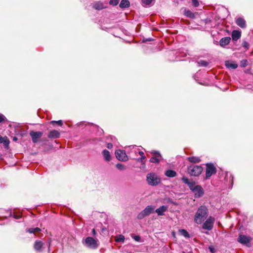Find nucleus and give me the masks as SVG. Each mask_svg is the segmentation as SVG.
<instances>
[{
  "mask_svg": "<svg viewBox=\"0 0 253 253\" xmlns=\"http://www.w3.org/2000/svg\"><path fill=\"white\" fill-rule=\"evenodd\" d=\"M208 215V209L206 206L200 207L194 216V221L198 224H201Z\"/></svg>",
  "mask_w": 253,
  "mask_h": 253,
  "instance_id": "f257e3e1",
  "label": "nucleus"
},
{
  "mask_svg": "<svg viewBox=\"0 0 253 253\" xmlns=\"http://www.w3.org/2000/svg\"><path fill=\"white\" fill-rule=\"evenodd\" d=\"M146 181L148 185L155 186L161 183V179L156 173L150 172L146 175Z\"/></svg>",
  "mask_w": 253,
  "mask_h": 253,
  "instance_id": "f03ea898",
  "label": "nucleus"
},
{
  "mask_svg": "<svg viewBox=\"0 0 253 253\" xmlns=\"http://www.w3.org/2000/svg\"><path fill=\"white\" fill-rule=\"evenodd\" d=\"M83 243L86 247L91 249H95L99 246L98 240L90 237L86 238Z\"/></svg>",
  "mask_w": 253,
  "mask_h": 253,
  "instance_id": "7ed1b4c3",
  "label": "nucleus"
},
{
  "mask_svg": "<svg viewBox=\"0 0 253 253\" xmlns=\"http://www.w3.org/2000/svg\"><path fill=\"white\" fill-rule=\"evenodd\" d=\"M203 169L200 166H191L188 168V171L191 176H197L199 175L202 172Z\"/></svg>",
  "mask_w": 253,
  "mask_h": 253,
  "instance_id": "20e7f679",
  "label": "nucleus"
},
{
  "mask_svg": "<svg viewBox=\"0 0 253 253\" xmlns=\"http://www.w3.org/2000/svg\"><path fill=\"white\" fill-rule=\"evenodd\" d=\"M155 207L152 206H148L145 209L141 211L137 215V218L139 219H143L145 216H147L153 212L155 210Z\"/></svg>",
  "mask_w": 253,
  "mask_h": 253,
  "instance_id": "39448f33",
  "label": "nucleus"
},
{
  "mask_svg": "<svg viewBox=\"0 0 253 253\" xmlns=\"http://www.w3.org/2000/svg\"><path fill=\"white\" fill-rule=\"evenodd\" d=\"M215 219L212 216H209L206 221L203 223L202 228L204 229L211 230L213 227V225Z\"/></svg>",
  "mask_w": 253,
  "mask_h": 253,
  "instance_id": "423d86ee",
  "label": "nucleus"
},
{
  "mask_svg": "<svg viewBox=\"0 0 253 253\" xmlns=\"http://www.w3.org/2000/svg\"><path fill=\"white\" fill-rule=\"evenodd\" d=\"M216 168L212 164L206 165V179H209L213 173L216 172Z\"/></svg>",
  "mask_w": 253,
  "mask_h": 253,
  "instance_id": "0eeeda50",
  "label": "nucleus"
},
{
  "mask_svg": "<svg viewBox=\"0 0 253 253\" xmlns=\"http://www.w3.org/2000/svg\"><path fill=\"white\" fill-rule=\"evenodd\" d=\"M116 158L120 161H126L127 160V157L125 151L121 150H117L115 151Z\"/></svg>",
  "mask_w": 253,
  "mask_h": 253,
  "instance_id": "6e6552de",
  "label": "nucleus"
},
{
  "mask_svg": "<svg viewBox=\"0 0 253 253\" xmlns=\"http://www.w3.org/2000/svg\"><path fill=\"white\" fill-rule=\"evenodd\" d=\"M42 132L41 131H31L30 132V135L32 137V141L35 143L38 142L39 139L42 135Z\"/></svg>",
  "mask_w": 253,
  "mask_h": 253,
  "instance_id": "1a4fd4ad",
  "label": "nucleus"
},
{
  "mask_svg": "<svg viewBox=\"0 0 253 253\" xmlns=\"http://www.w3.org/2000/svg\"><path fill=\"white\" fill-rule=\"evenodd\" d=\"M151 154L156 155V156L152 157L150 159V162L153 163H159L160 161L162 159L160 153L158 151H153L151 152Z\"/></svg>",
  "mask_w": 253,
  "mask_h": 253,
  "instance_id": "9d476101",
  "label": "nucleus"
},
{
  "mask_svg": "<svg viewBox=\"0 0 253 253\" xmlns=\"http://www.w3.org/2000/svg\"><path fill=\"white\" fill-rule=\"evenodd\" d=\"M192 192L194 193L195 198L201 197L204 193V190L200 185H197L196 189Z\"/></svg>",
  "mask_w": 253,
  "mask_h": 253,
  "instance_id": "9b49d317",
  "label": "nucleus"
},
{
  "mask_svg": "<svg viewBox=\"0 0 253 253\" xmlns=\"http://www.w3.org/2000/svg\"><path fill=\"white\" fill-rule=\"evenodd\" d=\"M182 180L184 183L188 185L189 188L192 191H193L194 189H196L197 185H196L195 182L190 181L188 178L185 177H182Z\"/></svg>",
  "mask_w": 253,
  "mask_h": 253,
  "instance_id": "f8f14e48",
  "label": "nucleus"
},
{
  "mask_svg": "<svg viewBox=\"0 0 253 253\" xmlns=\"http://www.w3.org/2000/svg\"><path fill=\"white\" fill-rule=\"evenodd\" d=\"M93 7L96 10H101L107 7V3L96 1L93 3Z\"/></svg>",
  "mask_w": 253,
  "mask_h": 253,
  "instance_id": "ddd939ff",
  "label": "nucleus"
},
{
  "mask_svg": "<svg viewBox=\"0 0 253 253\" xmlns=\"http://www.w3.org/2000/svg\"><path fill=\"white\" fill-rule=\"evenodd\" d=\"M238 241L242 244H246L249 243L251 241V238L246 235H241L239 236Z\"/></svg>",
  "mask_w": 253,
  "mask_h": 253,
  "instance_id": "4468645a",
  "label": "nucleus"
},
{
  "mask_svg": "<svg viewBox=\"0 0 253 253\" xmlns=\"http://www.w3.org/2000/svg\"><path fill=\"white\" fill-rule=\"evenodd\" d=\"M168 206H162L155 210V212L158 215H163L164 213L168 211Z\"/></svg>",
  "mask_w": 253,
  "mask_h": 253,
  "instance_id": "2eb2a0df",
  "label": "nucleus"
},
{
  "mask_svg": "<svg viewBox=\"0 0 253 253\" xmlns=\"http://www.w3.org/2000/svg\"><path fill=\"white\" fill-rule=\"evenodd\" d=\"M230 40L231 39L230 37H226L223 38L220 40L219 44L221 46L224 47L229 43Z\"/></svg>",
  "mask_w": 253,
  "mask_h": 253,
  "instance_id": "dca6fc26",
  "label": "nucleus"
},
{
  "mask_svg": "<svg viewBox=\"0 0 253 253\" xmlns=\"http://www.w3.org/2000/svg\"><path fill=\"white\" fill-rule=\"evenodd\" d=\"M236 23L238 26L242 28H245L246 26V23L245 20L241 17L238 18L236 19Z\"/></svg>",
  "mask_w": 253,
  "mask_h": 253,
  "instance_id": "f3484780",
  "label": "nucleus"
},
{
  "mask_svg": "<svg viewBox=\"0 0 253 253\" xmlns=\"http://www.w3.org/2000/svg\"><path fill=\"white\" fill-rule=\"evenodd\" d=\"M60 136V133L56 130H51L48 135V137L50 138H58Z\"/></svg>",
  "mask_w": 253,
  "mask_h": 253,
  "instance_id": "a211bd4d",
  "label": "nucleus"
},
{
  "mask_svg": "<svg viewBox=\"0 0 253 253\" xmlns=\"http://www.w3.org/2000/svg\"><path fill=\"white\" fill-rule=\"evenodd\" d=\"M231 36L233 41H237L241 37V32L238 31L234 30L232 32Z\"/></svg>",
  "mask_w": 253,
  "mask_h": 253,
  "instance_id": "6ab92c4d",
  "label": "nucleus"
},
{
  "mask_svg": "<svg viewBox=\"0 0 253 253\" xmlns=\"http://www.w3.org/2000/svg\"><path fill=\"white\" fill-rule=\"evenodd\" d=\"M103 157L106 161L109 162L111 160V158L110 152L107 150H104L102 152Z\"/></svg>",
  "mask_w": 253,
  "mask_h": 253,
  "instance_id": "aec40b11",
  "label": "nucleus"
},
{
  "mask_svg": "<svg viewBox=\"0 0 253 253\" xmlns=\"http://www.w3.org/2000/svg\"><path fill=\"white\" fill-rule=\"evenodd\" d=\"M225 66L227 68L229 69H235L238 67V65L234 62L226 61L225 62Z\"/></svg>",
  "mask_w": 253,
  "mask_h": 253,
  "instance_id": "412c9836",
  "label": "nucleus"
},
{
  "mask_svg": "<svg viewBox=\"0 0 253 253\" xmlns=\"http://www.w3.org/2000/svg\"><path fill=\"white\" fill-rule=\"evenodd\" d=\"M130 5V2L128 0H122L119 6L121 8H124L128 7Z\"/></svg>",
  "mask_w": 253,
  "mask_h": 253,
  "instance_id": "4be33fe9",
  "label": "nucleus"
},
{
  "mask_svg": "<svg viewBox=\"0 0 253 253\" xmlns=\"http://www.w3.org/2000/svg\"><path fill=\"white\" fill-rule=\"evenodd\" d=\"M43 244L42 242L39 241H36L34 244V249L37 251H40L41 249H42V247Z\"/></svg>",
  "mask_w": 253,
  "mask_h": 253,
  "instance_id": "5701e85b",
  "label": "nucleus"
},
{
  "mask_svg": "<svg viewBox=\"0 0 253 253\" xmlns=\"http://www.w3.org/2000/svg\"><path fill=\"white\" fill-rule=\"evenodd\" d=\"M184 15L190 18H194L195 17V13L192 12L191 11L188 9H185Z\"/></svg>",
  "mask_w": 253,
  "mask_h": 253,
  "instance_id": "b1692460",
  "label": "nucleus"
},
{
  "mask_svg": "<svg viewBox=\"0 0 253 253\" xmlns=\"http://www.w3.org/2000/svg\"><path fill=\"white\" fill-rule=\"evenodd\" d=\"M165 175L169 177H174L176 175V172L173 170H168L165 172Z\"/></svg>",
  "mask_w": 253,
  "mask_h": 253,
  "instance_id": "393cba45",
  "label": "nucleus"
},
{
  "mask_svg": "<svg viewBox=\"0 0 253 253\" xmlns=\"http://www.w3.org/2000/svg\"><path fill=\"white\" fill-rule=\"evenodd\" d=\"M0 143H3L5 147H7L9 144V141L7 137H2L0 135Z\"/></svg>",
  "mask_w": 253,
  "mask_h": 253,
  "instance_id": "a878e982",
  "label": "nucleus"
},
{
  "mask_svg": "<svg viewBox=\"0 0 253 253\" xmlns=\"http://www.w3.org/2000/svg\"><path fill=\"white\" fill-rule=\"evenodd\" d=\"M187 160L191 163H196L200 162V159L197 157H190Z\"/></svg>",
  "mask_w": 253,
  "mask_h": 253,
  "instance_id": "bb28decb",
  "label": "nucleus"
},
{
  "mask_svg": "<svg viewBox=\"0 0 253 253\" xmlns=\"http://www.w3.org/2000/svg\"><path fill=\"white\" fill-rule=\"evenodd\" d=\"M125 239V236L123 235H119L115 237V241L117 242H124Z\"/></svg>",
  "mask_w": 253,
  "mask_h": 253,
  "instance_id": "cd10ccee",
  "label": "nucleus"
},
{
  "mask_svg": "<svg viewBox=\"0 0 253 253\" xmlns=\"http://www.w3.org/2000/svg\"><path fill=\"white\" fill-rule=\"evenodd\" d=\"M41 231V229L38 227L36 228H30L27 230V232L30 233H34L37 232H39Z\"/></svg>",
  "mask_w": 253,
  "mask_h": 253,
  "instance_id": "c85d7f7f",
  "label": "nucleus"
},
{
  "mask_svg": "<svg viewBox=\"0 0 253 253\" xmlns=\"http://www.w3.org/2000/svg\"><path fill=\"white\" fill-rule=\"evenodd\" d=\"M179 233L180 234L183 236L184 237L186 238H189V233L187 232V231L185 229H180L179 230Z\"/></svg>",
  "mask_w": 253,
  "mask_h": 253,
  "instance_id": "c756f323",
  "label": "nucleus"
},
{
  "mask_svg": "<svg viewBox=\"0 0 253 253\" xmlns=\"http://www.w3.org/2000/svg\"><path fill=\"white\" fill-rule=\"evenodd\" d=\"M154 0H141L142 5L144 6L149 5Z\"/></svg>",
  "mask_w": 253,
  "mask_h": 253,
  "instance_id": "7c9ffc66",
  "label": "nucleus"
},
{
  "mask_svg": "<svg viewBox=\"0 0 253 253\" xmlns=\"http://www.w3.org/2000/svg\"><path fill=\"white\" fill-rule=\"evenodd\" d=\"M198 64L199 66H204L206 67L208 66V63L204 60H200L199 62H198Z\"/></svg>",
  "mask_w": 253,
  "mask_h": 253,
  "instance_id": "2f4dec72",
  "label": "nucleus"
},
{
  "mask_svg": "<svg viewBox=\"0 0 253 253\" xmlns=\"http://www.w3.org/2000/svg\"><path fill=\"white\" fill-rule=\"evenodd\" d=\"M116 168L120 170H123L126 169V167L124 165L120 163L116 165Z\"/></svg>",
  "mask_w": 253,
  "mask_h": 253,
  "instance_id": "473e14b6",
  "label": "nucleus"
},
{
  "mask_svg": "<svg viewBox=\"0 0 253 253\" xmlns=\"http://www.w3.org/2000/svg\"><path fill=\"white\" fill-rule=\"evenodd\" d=\"M50 124H51L52 125H54L56 124L60 126H61L63 125V122L61 120H59V121H52L50 122Z\"/></svg>",
  "mask_w": 253,
  "mask_h": 253,
  "instance_id": "72a5a7b5",
  "label": "nucleus"
},
{
  "mask_svg": "<svg viewBox=\"0 0 253 253\" xmlns=\"http://www.w3.org/2000/svg\"><path fill=\"white\" fill-rule=\"evenodd\" d=\"M109 3L111 5H112L113 6H116L119 3V0H110L109 1Z\"/></svg>",
  "mask_w": 253,
  "mask_h": 253,
  "instance_id": "f704fd0d",
  "label": "nucleus"
},
{
  "mask_svg": "<svg viewBox=\"0 0 253 253\" xmlns=\"http://www.w3.org/2000/svg\"><path fill=\"white\" fill-rule=\"evenodd\" d=\"M192 4L195 7H197L199 5V1L198 0H192Z\"/></svg>",
  "mask_w": 253,
  "mask_h": 253,
  "instance_id": "c9c22d12",
  "label": "nucleus"
},
{
  "mask_svg": "<svg viewBox=\"0 0 253 253\" xmlns=\"http://www.w3.org/2000/svg\"><path fill=\"white\" fill-rule=\"evenodd\" d=\"M243 46L246 49H248L249 47V44L247 42H244L243 43Z\"/></svg>",
  "mask_w": 253,
  "mask_h": 253,
  "instance_id": "e433bc0d",
  "label": "nucleus"
},
{
  "mask_svg": "<svg viewBox=\"0 0 253 253\" xmlns=\"http://www.w3.org/2000/svg\"><path fill=\"white\" fill-rule=\"evenodd\" d=\"M133 239L137 241V242H139L140 241V237L139 236H137V235H136V236H133L132 237Z\"/></svg>",
  "mask_w": 253,
  "mask_h": 253,
  "instance_id": "4c0bfd02",
  "label": "nucleus"
},
{
  "mask_svg": "<svg viewBox=\"0 0 253 253\" xmlns=\"http://www.w3.org/2000/svg\"><path fill=\"white\" fill-rule=\"evenodd\" d=\"M247 60H244L241 61V66L242 67H245L247 66Z\"/></svg>",
  "mask_w": 253,
  "mask_h": 253,
  "instance_id": "58836bf2",
  "label": "nucleus"
},
{
  "mask_svg": "<svg viewBox=\"0 0 253 253\" xmlns=\"http://www.w3.org/2000/svg\"><path fill=\"white\" fill-rule=\"evenodd\" d=\"M5 119V117L1 114H0V123L2 122Z\"/></svg>",
  "mask_w": 253,
  "mask_h": 253,
  "instance_id": "ea45409f",
  "label": "nucleus"
},
{
  "mask_svg": "<svg viewBox=\"0 0 253 253\" xmlns=\"http://www.w3.org/2000/svg\"><path fill=\"white\" fill-rule=\"evenodd\" d=\"M145 158H142V156L140 158H138L137 161V162H141L142 163H143V160H144Z\"/></svg>",
  "mask_w": 253,
  "mask_h": 253,
  "instance_id": "a19ab883",
  "label": "nucleus"
},
{
  "mask_svg": "<svg viewBox=\"0 0 253 253\" xmlns=\"http://www.w3.org/2000/svg\"><path fill=\"white\" fill-rule=\"evenodd\" d=\"M138 153H139V155H140L141 156H142V158H145L144 154L142 151H139L138 152Z\"/></svg>",
  "mask_w": 253,
  "mask_h": 253,
  "instance_id": "79ce46f5",
  "label": "nucleus"
},
{
  "mask_svg": "<svg viewBox=\"0 0 253 253\" xmlns=\"http://www.w3.org/2000/svg\"><path fill=\"white\" fill-rule=\"evenodd\" d=\"M112 147H113V144H112V143H108L107 144V148H108V149H111V148H112Z\"/></svg>",
  "mask_w": 253,
  "mask_h": 253,
  "instance_id": "37998d69",
  "label": "nucleus"
},
{
  "mask_svg": "<svg viewBox=\"0 0 253 253\" xmlns=\"http://www.w3.org/2000/svg\"><path fill=\"white\" fill-rule=\"evenodd\" d=\"M92 234L94 236H95L96 235V231H95V229H94V228L92 230Z\"/></svg>",
  "mask_w": 253,
  "mask_h": 253,
  "instance_id": "c03bdc74",
  "label": "nucleus"
},
{
  "mask_svg": "<svg viewBox=\"0 0 253 253\" xmlns=\"http://www.w3.org/2000/svg\"><path fill=\"white\" fill-rule=\"evenodd\" d=\"M20 217H21V215H14V217L15 218H16V219H19V218H20Z\"/></svg>",
  "mask_w": 253,
  "mask_h": 253,
  "instance_id": "a18cd8bd",
  "label": "nucleus"
},
{
  "mask_svg": "<svg viewBox=\"0 0 253 253\" xmlns=\"http://www.w3.org/2000/svg\"><path fill=\"white\" fill-rule=\"evenodd\" d=\"M209 249H210L211 252L213 253V249L212 248H211V247H210Z\"/></svg>",
  "mask_w": 253,
  "mask_h": 253,
  "instance_id": "49530a36",
  "label": "nucleus"
},
{
  "mask_svg": "<svg viewBox=\"0 0 253 253\" xmlns=\"http://www.w3.org/2000/svg\"><path fill=\"white\" fill-rule=\"evenodd\" d=\"M16 139H16V138H15V137H14V139H13V140H16Z\"/></svg>",
  "mask_w": 253,
  "mask_h": 253,
  "instance_id": "de8ad7c7",
  "label": "nucleus"
},
{
  "mask_svg": "<svg viewBox=\"0 0 253 253\" xmlns=\"http://www.w3.org/2000/svg\"><path fill=\"white\" fill-rule=\"evenodd\" d=\"M183 253H185V252H183Z\"/></svg>",
  "mask_w": 253,
  "mask_h": 253,
  "instance_id": "09e8293b",
  "label": "nucleus"
}]
</instances>
